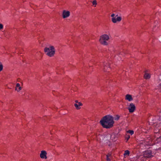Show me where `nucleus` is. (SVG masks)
<instances>
[{"label":"nucleus","mask_w":161,"mask_h":161,"mask_svg":"<svg viewBox=\"0 0 161 161\" xmlns=\"http://www.w3.org/2000/svg\"><path fill=\"white\" fill-rule=\"evenodd\" d=\"M47 152L46 151L42 150L41 151L40 157L42 158L46 159L47 158Z\"/></svg>","instance_id":"nucleus-9"},{"label":"nucleus","mask_w":161,"mask_h":161,"mask_svg":"<svg viewBox=\"0 0 161 161\" xmlns=\"http://www.w3.org/2000/svg\"><path fill=\"white\" fill-rule=\"evenodd\" d=\"M158 132H157V130H155V132L156 133V135H155V138H156V140L158 141H161V136H159L158 137L157 136V133H158Z\"/></svg>","instance_id":"nucleus-13"},{"label":"nucleus","mask_w":161,"mask_h":161,"mask_svg":"<svg viewBox=\"0 0 161 161\" xmlns=\"http://www.w3.org/2000/svg\"><path fill=\"white\" fill-rule=\"evenodd\" d=\"M128 109L130 113H133L135 109V106L133 103H130L128 108Z\"/></svg>","instance_id":"nucleus-7"},{"label":"nucleus","mask_w":161,"mask_h":161,"mask_svg":"<svg viewBox=\"0 0 161 161\" xmlns=\"http://www.w3.org/2000/svg\"><path fill=\"white\" fill-rule=\"evenodd\" d=\"M115 15V14H114L111 15V17H112V21L114 23H116L117 22H120L122 18L121 17H118L116 19L115 17H114Z\"/></svg>","instance_id":"nucleus-5"},{"label":"nucleus","mask_w":161,"mask_h":161,"mask_svg":"<svg viewBox=\"0 0 161 161\" xmlns=\"http://www.w3.org/2000/svg\"><path fill=\"white\" fill-rule=\"evenodd\" d=\"M127 132L130 133L131 135H132L134 134V131L132 130H129Z\"/></svg>","instance_id":"nucleus-19"},{"label":"nucleus","mask_w":161,"mask_h":161,"mask_svg":"<svg viewBox=\"0 0 161 161\" xmlns=\"http://www.w3.org/2000/svg\"><path fill=\"white\" fill-rule=\"evenodd\" d=\"M153 156L152 154L151 151L150 150L144 152L143 155H141L137 157L136 161H144L146 159V158H151Z\"/></svg>","instance_id":"nucleus-2"},{"label":"nucleus","mask_w":161,"mask_h":161,"mask_svg":"<svg viewBox=\"0 0 161 161\" xmlns=\"http://www.w3.org/2000/svg\"><path fill=\"white\" fill-rule=\"evenodd\" d=\"M119 118V116L118 115H116L115 117H113L114 119L116 120H118Z\"/></svg>","instance_id":"nucleus-16"},{"label":"nucleus","mask_w":161,"mask_h":161,"mask_svg":"<svg viewBox=\"0 0 161 161\" xmlns=\"http://www.w3.org/2000/svg\"><path fill=\"white\" fill-rule=\"evenodd\" d=\"M130 152L128 150H126L125 152V153L124 154V156L128 155L129 154Z\"/></svg>","instance_id":"nucleus-15"},{"label":"nucleus","mask_w":161,"mask_h":161,"mask_svg":"<svg viewBox=\"0 0 161 161\" xmlns=\"http://www.w3.org/2000/svg\"><path fill=\"white\" fill-rule=\"evenodd\" d=\"M107 137L110 138L112 141H114L116 140V137L114 134L113 133L111 135L108 134L107 135Z\"/></svg>","instance_id":"nucleus-10"},{"label":"nucleus","mask_w":161,"mask_h":161,"mask_svg":"<svg viewBox=\"0 0 161 161\" xmlns=\"http://www.w3.org/2000/svg\"><path fill=\"white\" fill-rule=\"evenodd\" d=\"M44 51L46 53V54L50 57L53 56L55 53V48L52 46H50L49 47H45Z\"/></svg>","instance_id":"nucleus-3"},{"label":"nucleus","mask_w":161,"mask_h":161,"mask_svg":"<svg viewBox=\"0 0 161 161\" xmlns=\"http://www.w3.org/2000/svg\"><path fill=\"white\" fill-rule=\"evenodd\" d=\"M92 3L93 5H96L97 4V1L96 0L93 1Z\"/></svg>","instance_id":"nucleus-20"},{"label":"nucleus","mask_w":161,"mask_h":161,"mask_svg":"<svg viewBox=\"0 0 161 161\" xmlns=\"http://www.w3.org/2000/svg\"><path fill=\"white\" fill-rule=\"evenodd\" d=\"M125 99L128 100L129 101H130L133 100V98L132 96L130 94H127L125 96Z\"/></svg>","instance_id":"nucleus-11"},{"label":"nucleus","mask_w":161,"mask_h":161,"mask_svg":"<svg viewBox=\"0 0 161 161\" xmlns=\"http://www.w3.org/2000/svg\"><path fill=\"white\" fill-rule=\"evenodd\" d=\"M103 65H104V67L105 66H106V65L104 64H103Z\"/></svg>","instance_id":"nucleus-28"},{"label":"nucleus","mask_w":161,"mask_h":161,"mask_svg":"<svg viewBox=\"0 0 161 161\" xmlns=\"http://www.w3.org/2000/svg\"><path fill=\"white\" fill-rule=\"evenodd\" d=\"M109 39L108 36L106 34H104L100 36L99 39V42L100 43L104 45H106L108 44L107 41Z\"/></svg>","instance_id":"nucleus-4"},{"label":"nucleus","mask_w":161,"mask_h":161,"mask_svg":"<svg viewBox=\"0 0 161 161\" xmlns=\"http://www.w3.org/2000/svg\"><path fill=\"white\" fill-rule=\"evenodd\" d=\"M22 89V87L20 86L19 84L18 83L16 84V87L15 88V90H17L18 92L20 91Z\"/></svg>","instance_id":"nucleus-12"},{"label":"nucleus","mask_w":161,"mask_h":161,"mask_svg":"<svg viewBox=\"0 0 161 161\" xmlns=\"http://www.w3.org/2000/svg\"><path fill=\"white\" fill-rule=\"evenodd\" d=\"M108 156V157H109L110 156H111V154H110V153H108V154H107V155H106V156Z\"/></svg>","instance_id":"nucleus-24"},{"label":"nucleus","mask_w":161,"mask_h":161,"mask_svg":"<svg viewBox=\"0 0 161 161\" xmlns=\"http://www.w3.org/2000/svg\"><path fill=\"white\" fill-rule=\"evenodd\" d=\"M75 103H79V102H78V101H77V100H75Z\"/></svg>","instance_id":"nucleus-25"},{"label":"nucleus","mask_w":161,"mask_h":161,"mask_svg":"<svg viewBox=\"0 0 161 161\" xmlns=\"http://www.w3.org/2000/svg\"><path fill=\"white\" fill-rule=\"evenodd\" d=\"M151 144L150 142L142 141L140 142L139 144V146L141 149H142L144 148V147L146 146L149 145Z\"/></svg>","instance_id":"nucleus-6"},{"label":"nucleus","mask_w":161,"mask_h":161,"mask_svg":"<svg viewBox=\"0 0 161 161\" xmlns=\"http://www.w3.org/2000/svg\"><path fill=\"white\" fill-rule=\"evenodd\" d=\"M129 138H130V136H129V137L128 138H127V140H128Z\"/></svg>","instance_id":"nucleus-27"},{"label":"nucleus","mask_w":161,"mask_h":161,"mask_svg":"<svg viewBox=\"0 0 161 161\" xmlns=\"http://www.w3.org/2000/svg\"><path fill=\"white\" fill-rule=\"evenodd\" d=\"M144 77L145 79H148L150 78V75L149 74L145 72L144 75Z\"/></svg>","instance_id":"nucleus-14"},{"label":"nucleus","mask_w":161,"mask_h":161,"mask_svg":"<svg viewBox=\"0 0 161 161\" xmlns=\"http://www.w3.org/2000/svg\"><path fill=\"white\" fill-rule=\"evenodd\" d=\"M118 15H117L116 16V17H118Z\"/></svg>","instance_id":"nucleus-29"},{"label":"nucleus","mask_w":161,"mask_h":161,"mask_svg":"<svg viewBox=\"0 0 161 161\" xmlns=\"http://www.w3.org/2000/svg\"><path fill=\"white\" fill-rule=\"evenodd\" d=\"M107 161H110V159L109 157H108V156H107Z\"/></svg>","instance_id":"nucleus-22"},{"label":"nucleus","mask_w":161,"mask_h":161,"mask_svg":"<svg viewBox=\"0 0 161 161\" xmlns=\"http://www.w3.org/2000/svg\"><path fill=\"white\" fill-rule=\"evenodd\" d=\"M3 27V25L2 24H0V30L2 29Z\"/></svg>","instance_id":"nucleus-21"},{"label":"nucleus","mask_w":161,"mask_h":161,"mask_svg":"<svg viewBox=\"0 0 161 161\" xmlns=\"http://www.w3.org/2000/svg\"><path fill=\"white\" fill-rule=\"evenodd\" d=\"M103 69V70H104V71H105V68Z\"/></svg>","instance_id":"nucleus-26"},{"label":"nucleus","mask_w":161,"mask_h":161,"mask_svg":"<svg viewBox=\"0 0 161 161\" xmlns=\"http://www.w3.org/2000/svg\"><path fill=\"white\" fill-rule=\"evenodd\" d=\"M70 12L69 11H67L64 10L63 12L62 16L64 18L68 17L70 15Z\"/></svg>","instance_id":"nucleus-8"},{"label":"nucleus","mask_w":161,"mask_h":161,"mask_svg":"<svg viewBox=\"0 0 161 161\" xmlns=\"http://www.w3.org/2000/svg\"><path fill=\"white\" fill-rule=\"evenodd\" d=\"M78 103V104L79 106H81L82 105V104L80 102H79V103Z\"/></svg>","instance_id":"nucleus-23"},{"label":"nucleus","mask_w":161,"mask_h":161,"mask_svg":"<svg viewBox=\"0 0 161 161\" xmlns=\"http://www.w3.org/2000/svg\"><path fill=\"white\" fill-rule=\"evenodd\" d=\"M100 123L104 128L107 129L112 127L114 123L113 117L110 115H107L102 118Z\"/></svg>","instance_id":"nucleus-1"},{"label":"nucleus","mask_w":161,"mask_h":161,"mask_svg":"<svg viewBox=\"0 0 161 161\" xmlns=\"http://www.w3.org/2000/svg\"><path fill=\"white\" fill-rule=\"evenodd\" d=\"M3 65L1 63V62H0V71H1L3 70Z\"/></svg>","instance_id":"nucleus-17"},{"label":"nucleus","mask_w":161,"mask_h":161,"mask_svg":"<svg viewBox=\"0 0 161 161\" xmlns=\"http://www.w3.org/2000/svg\"><path fill=\"white\" fill-rule=\"evenodd\" d=\"M74 105H75V107L76 109H79L80 108L79 107V106L77 104L75 103L74 104Z\"/></svg>","instance_id":"nucleus-18"}]
</instances>
